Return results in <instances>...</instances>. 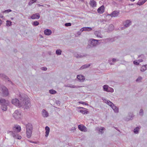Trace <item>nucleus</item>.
<instances>
[{"instance_id": "27", "label": "nucleus", "mask_w": 147, "mask_h": 147, "mask_svg": "<svg viewBox=\"0 0 147 147\" xmlns=\"http://www.w3.org/2000/svg\"><path fill=\"white\" fill-rule=\"evenodd\" d=\"M147 69V65H143L141 67L140 71L143 72L145 71Z\"/></svg>"}, {"instance_id": "54", "label": "nucleus", "mask_w": 147, "mask_h": 147, "mask_svg": "<svg viewBox=\"0 0 147 147\" xmlns=\"http://www.w3.org/2000/svg\"><path fill=\"white\" fill-rule=\"evenodd\" d=\"M102 99L103 100V101H104L105 102L106 101V100H107L106 98H102Z\"/></svg>"}, {"instance_id": "14", "label": "nucleus", "mask_w": 147, "mask_h": 147, "mask_svg": "<svg viewBox=\"0 0 147 147\" xmlns=\"http://www.w3.org/2000/svg\"><path fill=\"white\" fill-rule=\"evenodd\" d=\"M94 34L97 37L102 38L103 37V36L101 34L100 31H96L94 32Z\"/></svg>"}, {"instance_id": "64", "label": "nucleus", "mask_w": 147, "mask_h": 147, "mask_svg": "<svg viewBox=\"0 0 147 147\" xmlns=\"http://www.w3.org/2000/svg\"><path fill=\"white\" fill-rule=\"evenodd\" d=\"M146 1H147V0H146Z\"/></svg>"}, {"instance_id": "9", "label": "nucleus", "mask_w": 147, "mask_h": 147, "mask_svg": "<svg viewBox=\"0 0 147 147\" xmlns=\"http://www.w3.org/2000/svg\"><path fill=\"white\" fill-rule=\"evenodd\" d=\"M119 11H113L111 14H109V15L111 16V17H116L119 14Z\"/></svg>"}, {"instance_id": "52", "label": "nucleus", "mask_w": 147, "mask_h": 147, "mask_svg": "<svg viewBox=\"0 0 147 147\" xmlns=\"http://www.w3.org/2000/svg\"><path fill=\"white\" fill-rule=\"evenodd\" d=\"M77 108L78 109H86L83 108V107H77Z\"/></svg>"}, {"instance_id": "35", "label": "nucleus", "mask_w": 147, "mask_h": 147, "mask_svg": "<svg viewBox=\"0 0 147 147\" xmlns=\"http://www.w3.org/2000/svg\"><path fill=\"white\" fill-rule=\"evenodd\" d=\"M107 92H114V90L112 88L109 87Z\"/></svg>"}, {"instance_id": "44", "label": "nucleus", "mask_w": 147, "mask_h": 147, "mask_svg": "<svg viewBox=\"0 0 147 147\" xmlns=\"http://www.w3.org/2000/svg\"><path fill=\"white\" fill-rule=\"evenodd\" d=\"M5 102V100L4 99L0 98V103H3Z\"/></svg>"}, {"instance_id": "12", "label": "nucleus", "mask_w": 147, "mask_h": 147, "mask_svg": "<svg viewBox=\"0 0 147 147\" xmlns=\"http://www.w3.org/2000/svg\"><path fill=\"white\" fill-rule=\"evenodd\" d=\"M92 30V29L90 27H84L82 28L80 30V31L81 32H83L84 31H91Z\"/></svg>"}, {"instance_id": "61", "label": "nucleus", "mask_w": 147, "mask_h": 147, "mask_svg": "<svg viewBox=\"0 0 147 147\" xmlns=\"http://www.w3.org/2000/svg\"><path fill=\"white\" fill-rule=\"evenodd\" d=\"M2 23V21L0 19V24H1Z\"/></svg>"}, {"instance_id": "39", "label": "nucleus", "mask_w": 147, "mask_h": 147, "mask_svg": "<svg viewBox=\"0 0 147 147\" xmlns=\"http://www.w3.org/2000/svg\"><path fill=\"white\" fill-rule=\"evenodd\" d=\"M111 39L110 38H107L103 40V41L105 42V43H107L108 42L110 41Z\"/></svg>"}, {"instance_id": "4", "label": "nucleus", "mask_w": 147, "mask_h": 147, "mask_svg": "<svg viewBox=\"0 0 147 147\" xmlns=\"http://www.w3.org/2000/svg\"><path fill=\"white\" fill-rule=\"evenodd\" d=\"M7 133L10 134L11 136H12L13 138L16 139L20 140L22 138V137L20 136L19 135L18 133L14 132L11 131H9L7 132Z\"/></svg>"}, {"instance_id": "19", "label": "nucleus", "mask_w": 147, "mask_h": 147, "mask_svg": "<svg viewBox=\"0 0 147 147\" xmlns=\"http://www.w3.org/2000/svg\"><path fill=\"white\" fill-rule=\"evenodd\" d=\"M26 130H33V127L32 125L30 123H28L26 125Z\"/></svg>"}, {"instance_id": "48", "label": "nucleus", "mask_w": 147, "mask_h": 147, "mask_svg": "<svg viewBox=\"0 0 147 147\" xmlns=\"http://www.w3.org/2000/svg\"><path fill=\"white\" fill-rule=\"evenodd\" d=\"M31 1H32V2H29V5H32V4L34 2H35L36 0H31Z\"/></svg>"}, {"instance_id": "38", "label": "nucleus", "mask_w": 147, "mask_h": 147, "mask_svg": "<svg viewBox=\"0 0 147 147\" xmlns=\"http://www.w3.org/2000/svg\"><path fill=\"white\" fill-rule=\"evenodd\" d=\"M6 22V26H9L11 25V22L9 20H7Z\"/></svg>"}, {"instance_id": "53", "label": "nucleus", "mask_w": 147, "mask_h": 147, "mask_svg": "<svg viewBox=\"0 0 147 147\" xmlns=\"http://www.w3.org/2000/svg\"><path fill=\"white\" fill-rule=\"evenodd\" d=\"M109 102H110V101L107 100L105 102L107 105H108Z\"/></svg>"}, {"instance_id": "45", "label": "nucleus", "mask_w": 147, "mask_h": 147, "mask_svg": "<svg viewBox=\"0 0 147 147\" xmlns=\"http://www.w3.org/2000/svg\"><path fill=\"white\" fill-rule=\"evenodd\" d=\"M12 11L10 9H8V10H5L4 11H3V13H8L9 12H11V11Z\"/></svg>"}, {"instance_id": "49", "label": "nucleus", "mask_w": 147, "mask_h": 147, "mask_svg": "<svg viewBox=\"0 0 147 147\" xmlns=\"http://www.w3.org/2000/svg\"><path fill=\"white\" fill-rule=\"evenodd\" d=\"M133 63L135 65H137L139 64V63L138 62V61L136 60L134 61L133 62Z\"/></svg>"}, {"instance_id": "8", "label": "nucleus", "mask_w": 147, "mask_h": 147, "mask_svg": "<svg viewBox=\"0 0 147 147\" xmlns=\"http://www.w3.org/2000/svg\"><path fill=\"white\" fill-rule=\"evenodd\" d=\"M78 129L82 131L86 132L87 131L86 127L84 126L80 125L78 126Z\"/></svg>"}, {"instance_id": "2", "label": "nucleus", "mask_w": 147, "mask_h": 147, "mask_svg": "<svg viewBox=\"0 0 147 147\" xmlns=\"http://www.w3.org/2000/svg\"><path fill=\"white\" fill-rule=\"evenodd\" d=\"M99 40L91 39L89 42L88 46L90 47H93L96 46L98 44Z\"/></svg>"}, {"instance_id": "16", "label": "nucleus", "mask_w": 147, "mask_h": 147, "mask_svg": "<svg viewBox=\"0 0 147 147\" xmlns=\"http://www.w3.org/2000/svg\"><path fill=\"white\" fill-rule=\"evenodd\" d=\"M32 130H26V133L27 137L29 138L31 136Z\"/></svg>"}, {"instance_id": "29", "label": "nucleus", "mask_w": 147, "mask_h": 147, "mask_svg": "<svg viewBox=\"0 0 147 147\" xmlns=\"http://www.w3.org/2000/svg\"><path fill=\"white\" fill-rule=\"evenodd\" d=\"M109 86L107 85H105L103 86V89L104 91L107 92L109 88Z\"/></svg>"}, {"instance_id": "57", "label": "nucleus", "mask_w": 147, "mask_h": 147, "mask_svg": "<svg viewBox=\"0 0 147 147\" xmlns=\"http://www.w3.org/2000/svg\"><path fill=\"white\" fill-rule=\"evenodd\" d=\"M139 62H141L143 61V60L142 59H139L138 60Z\"/></svg>"}, {"instance_id": "63", "label": "nucleus", "mask_w": 147, "mask_h": 147, "mask_svg": "<svg viewBox=\"0 0 147 147\" xmlns=\"http://www.w3.org/2000/svg\"><path fill=\"white\" fill-rule=\"evenodd\" d=\"M131 5H133V4H131Z\"/></svg>"}, {"instance_id": "5", "label": "nucleus", "mask_w": 147, "mask_h": 147, "mask_svg": "<svg viewBox=\"0 0 147 147\" xmlns=\"http://www.w3.org/2000/svg\"><path fill=\"white\" fill-rule=\"evenodd\" d=\"M3 94L4 96H6L8 94V89L5 86H3L2 87Z\"/></svg>"}, {"instance_id": "31", "label": "nucleus", "mask_w": 147, "mask_h": 147, "mask_svg": "<svg viewBox=\"0 0 147 147\" xmlns=\"http://www.w3.org/2000/svg\"><path fill=\"white\" fill-rule=\"evenodd\" d=\"M55 53L57 55H61L62 51L60 49H57L56 50Z\"/></svg>"}, {"instance_id": "59", "label": "nucleus", "mask_w": 147, "mask_h": 147, "mask_svg": "<svg viewBox=\"0 0 147 147\" xmlns=\"http://www.w3.org/2000/svg\"><path fill=\"white\" fill-rule=\"evenodd\" d=\"M109 63L111 65H113V64L111 63V62H110Z\"/></svg>"}, {"instance_id": "36", "label": "nucleus", "mask_w": 147, "mask_h": 147, "mask_svg": "<svg viewBox=\"0 0 147 147\" xmlns=\"http://www.w3.org/2000/svg\"><path fill=\"white\" fill-rule=\"evenodd\" d=\"M49 93L51 94H54L56 93V91L53 90H50L49 91Z\"/></svg>"}, {"instance_id": "30", "label": "nucleus", "mask_w": 147, "mask_h": 147, "mask_svg": "<svg viewBox=\"0 0 147 147\" xmlns=\"http://www.w3.org/2000/svg\"><path fill=\"white\" fill-rule=\"evenodd\" d=\"M114 28L113 25L112 24H111L109 26L108 29L109 31H111L113 30Z\"/></svg>"}, {"instance_id": "60", "label": "nucleus", "mask_w": 147, "mask_h": 147, "mask_svg": "<svg viewBox=\"0 0 147 147\" xmlns=\"http://www.w3.org/2000/svg\"><path fill=\"white\" fill-rule=\"evenodd\" d=\"M3 16L1 14H0V17L3 18Z\"/></svg>"}, {"instance_id": "7", "label": "nucleus", "mask_w": 147, "mask_h": 147, "mask_svg": "<svg viewBox=\"0 0 147 147\" xmlns=\"http://www.w3.org/2000/svg\"><path fill=\"white\" fill-rule=\"evenodd\" d=\"M86 54H79L77 53H76L74 54V57L77 58H82L84 57H86Z\"/></svg>"}, {"instance_id": "17", "label": "nucleus", "mask_w": 147, "mask_h": 147, "mask_svg": "<svg viewBox=\"0 0 147 147\" xmlns=\"http://www.w3.org/2000/svg\"><path fill=\"white\" fill-rule=\"evenodd\" d=\"M124 26L125 27H128L131 25V21L129 20H127L124 23Z\"/></svg>"}, {"instance_id": "3", "label": "nucleus", "mask_w": 147, "mask_h": 147, "mask_svg": "<svg viewBox=\"0 0 147 147\" xmlns=\"http://www.w3.org/2000/svg\"><path fill=\"white\" fill-rule=\"evenodd\" d=\"M13 116L16 119L19 120L22 117L20 111L18 110H16L13 113Z\"/></svg>"}, {"instance_id": "33", "label": "nucleus", "mask_w": 147, "mask_h": 147, "mask_svg": "<svg viewBox=\"0 0 147 147\" xmlns=\"http://www.w3.org/2000/svg\"><path fill=\"white\" fill-rule=\"evenodd\" d=\"M147 1L146 0H144L142 1H139L138 2L137 4L138 5H141L143 4Z\"/></svg>"}, {"instance_id": "55", "label": "nucleus", "mask_w": 147, "mask_h": 147, "mask_svg": "<svg viewBox=\"0 0 147 147\" xmlns=\"http://www.w3.org/2000/svg\"><path fill=\"white\" fill-rule=\"evenodd\" d=\"M48 54L49 55H52V53L51 51H49L48 52Z\"/></svg>"}, {"instance_id": "56", "label": "nucleus", "mask_w": 147, "mask_h": 147, "mask_svg": "<svg viewBox=\"0 0 147 147\" xmlns=\"http://www.w3.org/2000/svg\"><path fill=\"white\" fill-rule=\"evenodd\" d=\"M30 142H31V143H34V144H37V142H36V141L33 142V141H30Z\"/></svg>"}, {"instance_id": "6", "label": "nucleus", "mask_w": 147, "mask_h": 147, "mask_svg": "<svg viewBox=\"0 0 147 147\" xmlns=\"http://www.w3.org/2000/svg\"><path fill=\"white\" fill-rule=\"evenodd\" d=\"M13 132L18 133L20 132L21 130V127L19 125H16L13 128Z\"/></svg>"}, {"instance_id": "50", "label": "nucleus", "mask_w": 147, "mask_h": 147, "mask_svg": "<svg viewBox=\"0 0 147 147\" xmlns=\"http://www.w3.org/2000/svg\"><path fill=\"white\" fill-rule=\"evenodd\" d=\"M119 61V59H117L115 58H113L112 59V61L113 62H115L117 61Z\"/></svg>"}, {"instance_id": "47", "label": "nucleus", "mask_w": 147, "mask_h": 147, "mask_svg": "<svg viewBox=\"0 0 147 147\" xmlns=\"http://www.w3.org/2000/svg\"><path fill=\"white\" fill-rule=\"evenodd\" d=\"M65 25L66 26H71V24L70 23H66L65 24Z\"/></svg>"}, {"instance_id": "23", "label": "nucleus", "mask_w": 147, "mask_h": 147, "mask_svg": "<svg viewBox=\"0 0 147 147\" xmlns=\"http://www.w3.org/2000/svg\"><path fill=\"white\" fill-rule=\"evenodd\" d=\"M0 78L3 79H8V81H10V80L8 77L4 74L2 73L0 74Z\"/></svg>"}, {"instance_id": "28", "label": "nucleus", "mask_w": 147, "mask_h": 147, "mask_svg": "<svg viewBox=\"0 0 147 147\" xmlns=\"http://www.w3.org/2000/svg\"><path fill=\"white\" fill-rule=\"evenodd\" d=\"M140 129V127H137L136 128L134 129V132L136 134L138 133Z\"/></svg>"}, {"instance_id": "32", "label": "nucleus", "mask_w": 147, "mask_h": 147, "mask_svg": "<svg viewBox=\"0 0 147 147\" xmlns=\"http://www.w3.org/2000/svg\"><path fill=\"white\" fill-rule=\"evenodd\" d=\"M84 110H81L79 111V112H80V113H81L82 114H87L88 113V111H87L86 110H84Z\"/></svg>"}, {"instance_id": "40", "label": "nucleus", "mask_w": 147, "mask_h": 147, "mask_svg": "<svg viewBox=\"0 0 147 147\" xmlns=\"http://www.w3.org/2000/svg\"><path fill=\"white\" fill-rule=\"evenodd\" d=\"M144 114V112L143 110L142 109H141L139 112V114L141 116H142Z\"/></svg>"}, {"instance_id": "62", "label": "nucleus", "mask_w": 147, "mask_h": 147, "mask_svg": "<svg viewBox=\"0 0 147 147\" xmlns=\"http://www.w3.org/2000/svg\"><path fill=\"white\" fill-rule=\"evenodd\" d=\"M131 1H134L135 0H130Z\"/></svg>"}, {"instance_id": "37", "label": "nucleus", "mask_w": 147, "mask_h": 147, "mask_svg": "<svg viewBox=\"0 0 147 147\" xmlns=\"http://www.w3.org/2000/svg\"><path fill=\"white\" fill-rule=\"evenodd\" d=\"M32 24L33 26H37L39 25V22L38 21H35L34 22H33Z\"/></svg>"}, {"instance_id": "11", "label": "nucleus", "mask_w": 147, "mask_h": 147, "mask_svg": "<svg viewBox=\"0 0 147 147\" xmlns=\"http://www.w3.org/2000/svg\"><path fill=\"white\" fill-rule=\"evenodd\" d=\"M77 78L80 82H83L85 79L84 76L82 75H78Z\"/></svg>"}, {"instance_id": "25", "label": "nucleus", "mask_w": 147, "mask_h": 147, "mask_svg": "<svg viewBox=\"0 0 147 147\" xmlns=\"http://www.w3.org/2000/svg\"><path fill=\"white\" fill-rule=\"evenodd\" d=\"M67 87L72 88H79L82 87V86H75L72 84H68L67 86Z\"/></svg>"}, {"instance_id": "26", "label": "nucleus", "mask_w": 147, "mask_h": 147, "mask_svg": "<svg viewBox=\"0 0 147 147\" xmlns=\"http://www.w3.org/2000/svg\"><path fill=\"white\" fill-rule=\"evenodd\" d=\"M111 108L113 109L115 112L116 113L118 112V108L114 104L113 105V106L111 107Z\"/></svg>"}, {"instance_id": "43", "label": "nucleus", "mask_w": 147, "mask_h": 147, "mask_svg": "<svg viewBox=\"0 0 147 147\" xmlns=\"http://www.w3.org/2000/svg\"><path fill=\"white\" fill-rule=\"evenodd\" d=\"M79 103H80L81 104H82L84 105H88V103H87L86 102L82 101H80L79 102Z\"/></svg>"}, {"instance_id": "1", "label": "nucleus", "mask_w": 147, "mask_h": 147, "mask_svg": "<svg viewBox=\"0 0 147 147\" xmlns=\"http://www.w3.org/2000/svg\"><path fill=\"white\" fill-rule=\"evenodd\" d=\"M19 97L20 98V101L17 99L15 98L12 100V104L19 107L22 106H25L26 108H27L30 106L31 104L30 102L26 98L25 96L20 94H19Z\"/></svg>"}, {"instance_id": "20", "label": "nucleus", "mask_w": 147, "mask_h": 147, "mask_svg": "<svg viewBox=\"0 0 147 147\" xmlns=\"http://www.w3.org/2000/svg\"><path fill=\"white\" fill-rule=\"evenodd\" d=\"M44 34L46 35H49L52 33L51 31L49 29H46L44 31Z\"/></svg>"}, {"instance_id": "18", "label": "nucleus", "mask_w": 147, "mask_h": 147, "mask_svg": "<svg viewBox=\"0 0 147 147\" xmlns=\"http://www.w3.org/2000/svg\"><path fill=\"white\" fill-rule=\"evenodd\" d=\"M89 4L91 6L93 7L96 6V2L94 0H91L90 1Z\"/></svg>"}, {"instance_id": "13", "label": "nucleus", "mask_w": 147, "mask_h": 147, "mask_svg": "<svg viewBox=\"0 0 147 147\" xmlns=\"http://www.w3.org/2000/svg\"><path fill=\"white\" fill-rule=\"evenodd\" d=\"M104 5H102L98 9L97 11L98 13H101L104 12Z\"/></svg>"}, {"instance_id": "22", "label": "nucleus", "mask_w": 147, "mask_h": 147, "mask_svg": "<svg viewBox=\"0 0 147 147\" xmlns=\"http://www.w3.org/2000/svg\"><path fill=\"white\" fill-rule=\"evenodd\" d=\"M105 129V128L103 127H101V129L99 127H97L96 128V130L98 131L101 134H102L104 133L103 130Z\"/></svg>"}, {"instance_id": "58", "label": "nucleus", "mask_w": 147, "mask_h": 147, "mask_svg": "<svg viewBox=\"0 0 147 147\" xmlns=\"http://www.w3.org/2000/svg\"><path fill=\"white\" fill-rule=\"evenodd\" d=\"M115 128L117 130V131H119V130L117 128H116V127H115Z\"/></svg>"}, {"instance_id": "34", "label": "nucleus", "mask_w": 147, "mask_h": 147, "mask_svg": "<svg viewBox=\"0 0 147 147\" xmlns=\"http://www.w3.org/2000/svg\"><path fill=\"white\" fill-rule=\"evenodd\" d=\"M147 1L146 0H144L142 1H139L138 2L137 4L138 5H141L143 4Z\"/></svg>"}, {"instance_id": "46", "label": "nucleus", "mask_w": 147, "mask_h": 147, "mask_svg": "<svg viewBox=\"0 0 147 147\" xmlns=\"http://www.w3.org/2000/svg\"><path fill=\"white\" fill-rule=\"evenodd\" d=\"M114 105V104L113 103H112L110 101V102H109V104L108 105L110 107H111Z\"/></svg>"}, {"instance_id": "21", "label": "nucleus", "mask_w": 147, "mask_h": 147, "mask_svg": "<svg viewBox=\"0 0 147 147\" xmlns=\"http://www.w3.org/2000/svg\"><path fill=\"white\" fill-rule=\"evenodd\" d=\"M45 136L46 137H47L48 135L50 132V128L48 126H46L45 127Z\"/></svg>"}, {"instance_id": "15", "label": "nucleus", "mask_w": 147, "mask_h": 147, "mask_svg": "<svg viewBox=\"0 0 147 147\" xmlns=\"http://www.w3.org/2000/svg\"><path fill=\"white\" fill-rule=\"evenodd\" d=\"M42 116L44 117H47L49 116L48 113L45 109H43L42 110Z\"/></svg>"}, {"instance_id": "10", "label": "nucleus", "mask_w": 147, "mask_h": 147, "mask_svg": "<svg viewBox=\"0 0 147 147\" xmlns=\"http://www.w3.org/2000/svg\"><path fill=\"white\" fill-rule=\"evenodd\" d=\"M40 18V15L38 13L33 14L31 16V18L33 19H39Z\"/></svg>"}, {"instance_id": "42", "label": "nucleus", "mask_w": 147, "mask_h": 147, "mask_svg": "<svg viewBox=\"0 0 147 147\" xmlns=\"http://www.w3.org/2000/svg\"><path fill=\"white\" fill-rule=\"evenodd\" d=\"M142 78L140 76L138 77L136 80V81L137 82H140L142 80Z\"/></svg>"}, {"instance_id": "24", "label": "nucleus", "mask_w": 147, "mask_h": 147, "mask_svg": "<svg viewBox=\"0 0 147 147\" xmlns=\"http://www.w3.org/2000/svg\"><path fill=\"white\" fill-rule=\"evenodd\" d=\"M90 65V64H89L88 65L87 64H85V65H83L82 66L80 67V70H82L83 69H86L87 68L89 67Z\"/></svg>"}, {"instance_id": "41", "label": "nucleus", "mask_w": 147, "mask_h": 147, "mask_svg": "<svg viewBox=\"0 0 147 147\" xmlns=\"http://www.w3.org/2000/svg\"><path fill=\"white\" fill-rule=\"evenodd\" d=\"M6 106L5 105H2L1 107L2 109L4 111H5L7 110Z\"/></svg>"}, {"instance_id": "51", "label": "nucleus", "mask_w": 147, "mask_h": 147, "mask_svg": "<svg viewBox=\"0 0 147 147\" xmlns=\"http://www.w3.org/2000/svg\"><path fill=\"white\" fill-rule=\"evenodd\" d=\"M41 69L42 70H44V71H46L47 69V67H42L41 68Z\"/></svg>"}]
</instances>
